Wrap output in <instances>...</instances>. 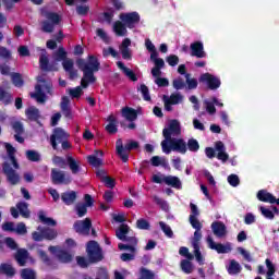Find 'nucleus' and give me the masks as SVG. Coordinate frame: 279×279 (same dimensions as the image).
<instances>
[{"mask_svg":"<svg viewBox=\"0 0 279 279\" xmlns=\"http://www.w3.org/2000/svg\"><path fill=\"white\" fill-rule=\"evenodd\" d=\"M191 56L193 58H206V51H204V43L194 41L190 45Z\"/></svg>","mask_w":279,"mask_h":279,"instance_id":"obj_15","label":"nucleus"},{"mask_svg":"<svg viewBox=\"0 0 279 279\" xmlns=\"http://www.w3.org/2000/svg\"><path fill=\"white\" fill-rule=\"evenodd\" d=\"M76 66H78L80 71L83 72V77L81 80V87L88 88L89 84H95L97 82V77H95V73L101 69V63L97 57L89 54L88 61L84 59L76 60Z\"/></svg>","mask_w":279,"mask_h":279,"instance_id":"obj_2","label":"nucleus"},{"mask_svg":"<svg viewBox=\"0 0 279 279\" xmlns=\"http://www.w3.org/2000/svg\"><path fill=\"white\" fill-rule=\"evenodd\" d=\"M50 179L52 184H71L73 182V178L71 175H66V173L62 170L52 168L50 172Z\"/></svg>","mask_w":279,"mask_h":279,"instance_id":"obj_11","label":"nucleus"},{"mask_svg":"<svg viewBox=\"0 0 279 279\" xmlns=\"http://www.w3.org/2000/svg\"><path fill=\"white\" fill-rule=\"evenodd\" d=\"M28 256L29 253L27 252V250L21 248L17 251V253L15 254V260H17L20 267H25Z\"/></svg>","mask_w":279,"mask_h":279,"instance_id":"obj_25","label":"nucleus"},{"mask_svg":"<svg viewBox=\"0 0 279 279\" xmlns=\"http://www.w3.org/2000/svg\"><path fill=\"white\" fill-rule=\"evenodd\" d=\"M166 99H168L173 106H178V104H180V101H182L184 97L181 96L180 93H177V94H171L170 98H166Z\"/></svg>","mask_w":279,"mask_h":279,"instance_id":"obj_55","label":"nucleus"},{"mask_svg":"<svg viewBox=\"0 0 279 279\" xmlns=\"http://www.w3.org/2000/svg\"><path fill=\"white\" fill-rule=\"evenodd\" d=\"M181 269L184 274H193V264L191 263V259H183L181 262Z\"/></svg>","mask_w":279,"mask_h":279,"instance_id":"obj_43","label":"nucleus"},{"mask_svg":"<svg viewBox=\"0 0 279 279\" xmlns=\"http://www.w3.org/2000/svg\"><path fill=\"white\" fill-rule=\"evenodd\" d=\"M93 228V220L85 218L84 220H76L73 225V230L81 236H90V229Z\"/></svg>","mask_w":279,"mask_h":279,"instance_id":"obj_8","label":"nucleus"},{"mask_svg":"<svg viewBox=\"0 0 279 279\" xmlns=\"http://www.w3.org/2000/svg\"><path fill=\"white\" fill-rule=\"evenodd\" d=\"M101 182H104L107 189H114L117 186V181L112 177H102Z\"/></svg>","mask_w":279,"mask_h":279,"instance_id":"obj_52","label":"nucleus"},{"mask_svg":"<svg viewBox=\"0 0 279 279\" xmlns=\"http://www.w3.org/2000/svg\"><path fill=\"white\" fill-rule=\"evenodd\" d=\"M57 257L60 263L69 264L73 262V255L69 251L60 250Z\"/></svg>","mask_w":279,"mask_h":279,"instance_id":"obj_30","label":"nucleus"},{"mask_svg":"<svg viewBox=\"0 0 279 279\" xmlns=\"http://www.w3.org/2000/svg\"><path fill=\"white\" fill-rule=\"evenodd\" d=\"M39 69L41 71H58L53 65L49 64V57H47V50H44L39 56Z\"/></svg>","mask_w":279,"mask_h":279,"instance_id":"obj_18","label":"nucleus"},{"mask_svg":"<svg viewBox=\"0 0 279 279\" xmlns=\"http://www.w3.org/2000/svg\"><path fill=\"white\" fill-rule=\"evenodd\" d=\"M189 221H190L192 228H194L195 231L202 230L203 225H202V222H199V219H197V217L190 216Z\"/></svg>","mask_w":279,"mask_h":279,"instance_id":"obj_51","label":"nucleus"},{"mask_svg":"<svg viewBox=\"0 0 279 279\" xmlns=\"http://www.w3.org/2000/svg\"><path fill=\"white\" fill-rule=\"evenodd\" d=\"M211 230L219 239L226 236V225L221 221H215L211 223Z\"/></svg>","mask_w":279,"mask_h":279,"instance_id":"obj_22","label":"nucleus"},{"mask_svg":"<svg viewBox=\"0 0 279 279\" xmlns=\"http://www.w3.org/2000/svg\"><path fill=\"white\" fill-rule=\"evenodd\" d=\"M198 82L201 84H207V88H209V90H217V88L221 86V80L208 72L202 74L198 78Z\"/></svg>","mask_w":279,"mask_h":279,"instance_id":"obj_12","label":"nucleus"},{"mask_svg":"<svg viewBox=\"0 0 279 279\" xmlns=\"http://www.w3.org/2000/svg\"><path fill=\"white\" fill-rule=\"evenodd\" d=\"M17 53L21 58H29L32 56L27 46H20L17 48Z\"/></svg>","mask_w":279,"mask_h":279,"instance_id":"obj_60","label":"nucleus"},{"mask_svg":"<svg viewBox=\"0 0 279 279\" xmlns=\"http://www.w3.org/2000/svg\"><path fill=\"white\" fill-rule=\"evenodd\" d=\"M228 182L231 186H239V184H241V180L239 179V175H236V174H230L228 177Z\"/></svg>","mask_w":279,"mask_h":279,"instance_id":"obj_63","label":"nucleus"},{"mask_svg":"<svg viewBox=\"0 0 279 279\" xmlns=\"http://www.w3.org/2000/svg\"><path fill=\"white\" fill-rule=\"evenodd\" d=\"M52 162L56 167H60V169H66V165L73 175H77L80 171H82V166H80V161L75 160V158L68 156L66 161L63 157L53 156Z\"/></svg>","mask_w":279,"mask_h":279,"instance_id":"obj_4","label":"nucleus"},{"mask_svg":"<svg viewBox=\"0 0 279 279\" xmlns=\"http://www.w3.org/2000/svg\"><path fill=\"white\" fill-rule=\"evenodd\" d=\"M119 19L120 21H122V23H124V25L129 29H134V27H136V25L141 23V14H138V12L136 11L129 12V13H121L119 15Z\"/></svg>","mask_w":279,"mask_h":279,"instance_id":"obj_9","label":"nucleus"},{"mask_svg":"<svg viewBox=\"0 0 279 279\" xmlns=\"http://www.w3.org/2000/svg\"><path fill=\"white\" fill-rule=\"evenodd\" d=\"M199 241H202V230H196L192 239V247H199Z\"/></svg>","mask_w":279,"mask_h":279,"instance_id":"obj_54","label":"nucleus"},{"mask_svg":"<svg viewBox=\"0 0 279 279\" xmlns=\"http://www.w3.org/2000/svg\"><path fill=\"white\" fill-rule=\"evenodd\" d=\"M166 61L168 62L169 66H178L180 63V58L175 54H170L166 58Z\"/></svg>","mask_w":279,"mask_h":279,"instance_id":"obj_61","label":"nucleus"},{"mask_svg":"<svg viewBox=\"0 0 279 279\" xmlns=\"http://www.w3.org/2000/svg\"><path fill=\"white\" fill-rule=\"evenodd\" d=\"M113 32L116 36H126L128 34V26L123 21H116L113 24Z\"/></svg>","mask_w":279,"mask_h":279,"instance_id":"obj_27","label":"nucleus"},{"mask_svg":"<svg viewBox=\"0 0 279 279\" xmlns=\"http://www.w3.org/2000/svg\"><path fill=\"white\" fill-rule=\"evenodd\" d=\"M130 233V226L122 223L119 229L116 231V236L121 241Z\"/></svg>","mask_w":279,"mask_h":279,"instance_id":"obj_32","label":"nucleus"},{"mask_svg":"<svg viewBox=\"0 0 279 279\" xmlns=\"http://www.w3.org/2000/svg\"><path fill=\"white\" fill-rule=\"evenodd\" d=\"M21 278L22 279H36V271H34L32 268H24L21 271Z\"/></svg>","mask_w":279,"mask_h":279,"instance_id":"obj_42","label":"nucleus"},{"mask_svg":"<svg viewBox=\"0 0 279 279\" xmlns=\"http://www.w3.org/2000/svg\"><path fill=\"white\" fill-rule=\"evenodd\" d=\"M44 16L48 20L41 23V31L45 34H52L53 29H56V25H60V23H62V16L56 12L46 11Z\"/></svg>","mask_w":279,"mask_h":279,"instance_id":"obj_7","label":"nucleus"},{"mask_svg":"<svg viewBox=\"0 0 279 279\" xmlns=\"http://www.w3.org/2000/svg\"><path fill=\"white\" fill-rule=\"evenodd\" d=\"M16 208L20 211V215L24 217V219H29V209L27 203L20 202L16 204Z\"/></svg>","mask_w":279,"mask_h":279,"instance_id":"obj_34","label":"nucleus"},{"mask_svg":"<svg viewBox=\"0 0 279 279\" xmlns=\"http://www.w3.org/2000/svg\"><path fill=\"white\" fill-rule=\"evenodd\" d=\"M11 81L12 84L16 86V88H21L25 84V81H23V76L21 75V73L16 72H13L11 74Z\"/></svg>","mask_w":279,"mask_h":279,"instance_id":"obj_35","label":"nucleus"},{"mask_svg":"<svg viewBox=\"0 0 279 279\" xmlns=\"http://www.w3.org/2000/svg\"><path fill=\"white\" fill-rule=\"evenodd\" d=\"M0 58L2 60H11L12 59V52L8 48H5L3 46H0Z\"/></svg>","mask_w":279,"mask_h":279,"instance_id":"obj_57","label":"nucleus"},{"mask_svg":"<svg viewBox=\"0 0 279 279\" xmlns=\"http://www.w3.org/2000/svg\"><path fill=\"white\" fill-rule=\"evenodd\" d=\"M86 254L88 257V262L92 265L97 263H101L104 260V250L99 246V243L95 240H90L86 244Z\"/></svg>","mask_w":279,"mask_h":279,"instance_id":"obj_5","label":"nucleus"},{"mask_svg":"<svg viewBox=\"0 0 279 279\" xmlns=\"http://www.w3.org/2000/svg\"><path fill=\"white\" fill-rule=\"evenodd\" d=\"M26 158L31 160V162H40V154L36 150H27Z\"/></svg>","mask_w":279,"mask_h":279,"instance_id":"obj_44","label":"nucleus"},{"mask_svg":"<svg viewBox=\"0 0 279 279\" xmlns=\"http://www.w3.org/2000/svg\"><path fill=\"white\" fill-rule=\"evenodd\" d=\"M71 136L64 129L54 128L52 134L50 135V145L52 149L58 150V145H60L63 141H66Z\"/></svg>","mask_w":279,"mask_h":279,"instance_id":"obj_10","label":"nucleus"},{"mask_svg":"<svg viewBox=\"0 0 279 279\" xmlns=\"http://www.w3.org/2000/svg\"><path fill=\"white\" fill-rule=\"evenodd\" d=\"M159 227L162 230V232L168 236V239H173V230H171V227L163 221L159 222Z\"/></svg>","mask_w":279,"mask_h":279,"instance_id":"obj_45","label":"nucleus"},{"mask_svg":"<svg viewBox=\"0 0 279 279\" xmlns=\"http://www.w3.org/2000/svg\"><path fill=\"white\" fill-rule=\"evenodd\" d=\"M14 232H16V234H25L27 232V227L24 225V222H20L17 223Z\"/></svg>","mask_w":279,"mask_h":279,"instance_id":"obj_64","label":"nucleus"},{"mask_svg":"<svg viewBox=\"0 0 279 279\" xmlns=\"http://www.w3.org/2000/svg\"><path fill=\"white\" fill-rule=\"evenodd\" d=\"M2 171L12 186H16V184L21 182V177L16 173V170H13L12 166H10L8 161L2 163Z\"/></svg>","mask_w":279,"mask_h":279,"instance_id":"obj_13","label":"nucleus"},{"mask_svg":"<svg viewBox=\"0 0 279 279\" xmlns=\"http://www.w3.org/2000/svg\"><path fill=\"white\" fill-rule=\"evenodd\" d=\"M136 228L138 230H149L151 228V225L149 223V221H147V219L141 218L136 221Z\"/></svg>","mask_w":279,"mask_h":279,"instance_id":"obj_48","label":"nucleus"},{"mask_svg":"<svg viewBox=\"0 0 279 279\" xmlns=\"http://www.w3.org/2000/svg\"><path fill=\"white\" fill-rule=\"evenodd\" d=\"M154 202H155V204H157V206H160L161 210H169V204L167 203V201H165L158 196H155Z\"/></svg>","mask_w":279,"mask_h":279,"instance_id":"obj_59","label":"nucleus"},{"mask_svg":"<svg viewBox=\"0 0 279 279\" xmlns=\"http://www.w3.org/2000/svg\"><path fill=\"white\" fill-rule=\"evenodd\" d=\"M228 271L229 274H241V265L236 260L232 259Z\"/></svg>","mask_w":279,"mask_h":279,"instance_id":"obj_49","label":"nucleus"},{"mask_svg":"<svg viewBox=\"0 0 279 279\" xmlns=\"http://www.w3.org/2000/svg\"><path fill=\"white\" fill-rule=\"evenodd\" d=\"M25 116L28 121H38L40 119V110L38 108L31 106L25 110Z\"/></svg>","mask_w":279,"mask_h":279,"instance_id":"obj_28","label":"nucleus"},{"mask_svg":"<svg viewBox=\"0 0 279 279\" xmlns=\"http://www.w3.org/2000/svg\"><path fill=\"white\" fill-rule=\"evenodd\" d=\"M62 66L64 72L69 73L70 80H75V77H77V70L74 69L75 63L73 62V59H65L62 61Z\"/></svg>","mask_w":279,"mask_h":279,"instance_id":"obj_17","label":"nucleus"},{"mask_svg":"<svg viewBox=\"0 0 279 279\" xmlns=\"http://www.w3.org/2000/svg\"><path fill=\"white\" fill-rule=\"evenodd\" d=\"M61 199L65 206H72V204H75L77 199V192L70 191V192H63L61 194Z\"/></svg>","mask_w":279,"mask_h":279,"instance_id":"obj_21","label":"nucleus"},{"mask_svg":"<svg viewBox=\"0 0 279 279\" xmlns=\"http://www.w3.org/2000/svg\"><path fill=\"white\" fill-rule=\"evenodd\" d=\"M137 90L143 95L144 101H151V96L149 95V87L145 84H141Z\"/></svg>","mask_w":279,"mask_h":279,"instance_id":"obj_39","label":"nucleus"},{"mask_svg":"<svg viewBox=\"0 0 279 279\" xmlns=\"http://www.w3.org/2000/svg\"><path fill=\"white\" fill-rule=\"evenodd\" d=\"M12 130L15 132V134H24L25 128L23 126V122L21 121H14L11 122Z\"/></svg>","mask_w":279,"mask_h":279,"instance_id":"obj_47","label":"nucleus"},{"mask_svg":"<svg viewBox=\"0 0 279 279\" xmlns=\"http://www.w3.org/2000/svg\"><path fill=\"white\" fill-rule=\"evenodd\" d=\"M259 210L263 215V217H265V219H275V215H274V211L267 207H264V206H260L259 207Z\"/></svg>","mask_w":279,"mask_h":279,"instance_id":"obj_50","label":"nucleus"},{"mask_svg":"<svg viewBox=\"0 0 279 279\" xmlns=\"http://www.w3.org/2000/svg\"><path fill=\"white\" fill-rule=\"evenodd\" d=\"M41 231L44 233V239H46V241H53V239L58 238V231H56L54 229L46 228L41 229Z\"/></svg>","mask_w":279,"mask_h":279,"instance_id":"obj_37","label":"nucleus"},{"mask_svg":"<svg viewBox=\"0 0 279 279\" xmlns=\"http://www.w3.org/2000/svg\"><path fill=\"white\" fill-rule=\"evenodd\" d=\"M108 124L105 126L106 132H108V134H117V132H119V128H117V123H119L117 121V118L112 114H110L107 118Z\"/></svg>","mask_w":279,"mask_h":279,"instance_id":"obj_23","label":"nucleus"},{"mask_svg":"<svg viewBox=\"0 0 279 279\" xmlns=\"http://www.w3.org/2000/svg\"><path fill=\"white\" fill-rule=\"evenodd\" d=\"M207 243L210 250H215L218 254H228L232 252L230 246L223 245L221 243H215V240L209 235L207 236Z\"/></svg>","mask_w":279,"mask_h":279,"instance_id":"obj_14","label":"nucleus"},{"mask_svg":"<svg viewBox=\"0 0 279 279\" xmlns=\"http://www.w3.org/2000/svg\"><path fill=\"white\" fill-rule=\"evenodd\" d=\"M60 108L65 119H73V111L71 110V99L68 96L61 98Z\"/></svg>","mask_w":279,"mask_h":279,"instance_id":"obj_16","label":"nucleus"},{"mask_svg":"<svg viewBox=\"0 0 279 279\" xmlns=\"http://www.w3.org/2000/svg\"><path fill=\"white\" fill-rule=\"evenodd\" d=\"M266 263V267H267V277L271 278V276H274V274H276V266L274 265V263H271V260L269 258H267L265 260Z\"/></svg>","mask_w":279,"mask_h":279,"instance_id":"obj_56","label":"nucleus"},{"mask_svg":"<svg viewBox=\"0 0 279 279\" xmlns=\"http://www.w3.org/2000/svg\"><path fill=\"white\" fill-rule=\"evenodd\" d=\"M97 156H104V150H95V155H89L87 161L92 167L99 168L104 165V160Z\"/></svg>","mask_w":279,"mask_h":279,"instance_id":"obj_20","label":"nucleus"},{"mask_svg":"<svg viewBox=\"0 0 279 279\" xmlns=\"http://www.w3.org/2000/svg\"><path fill=\"white\" fill-rule=\"evenodd\" d=\"M172 86L174 90H183V88H186V83L182 77H178L172 81Z\"/></svg>","mask_w":279,"mask_h":279,"instance_id":"obj_46","label":"nucleus"},{"mask_svg":"<svg viewBox=\"0 0 279 279\" xmlns=\"http://www.w3.org/2000/svg\"><path fill=\"white\" fill-rule=\"evenodd\" d=\"M0 274H4V276H8L9 278H14L16 270L10 264H1Z\"/></svg>","mask_w":279,"mask_h":279,"instance_id":"obj_31","label":"nucleus"},{"mask_svg":"<svg viewBox=\"0 0 279 279\" xmlns=\"http://www.w3.org/2000/svg\"><path fill=\"white\" fill-rule=\"evenodd\" d=\"M185 84L189 90H195L198 86L197 78H191V74H185Z\"/></svg>","mask_w":279,"mask_h":279,"instance_id":"obj_38","label":"nucleus"},{"mask_svg":"<svg viewBox=\"0 0 279 279\" xmlns=\"http://www.w3.org/2000/svg\"><path fill=\"white\" fill-rule=\"evenodd\" d=\"M122 117L126 119V121H136V118L138 117V113L130 107L122 108Z\"/></svg>","mask_w":279,"mask_h":279,"instance_id":"obj_29","label":"nucleus"},{"mask_svg":"<svg viewBox=\"0 0 279 279\" xmlns=\"http://www.w3.org/2000/svg\"><path fill=\"white\" fill-rule=\"evenodd\" d=\"M165 184L168 186H172V189H177L178 191L182 190V181H180V178L168 175L163 178Z\"/></svg>","mask_w":279,"mask_h":279,"instance_id":"obj_24","label":"nucleus"},{"mask_svg":"<svg viewBox=\"0 0 279 279\" xmlns=\"http://www.w3.org/2000/svg\"><path fill=\"white\" fill-rule=\"evenodd\" d=\"M39 220L45 226H52V227H54L58 223V222H56V220H53V218H48L47 216H45L44 211H39Z\"/></svg>","mask_w":279,"mask_h":279,"instance_id":"obj_41","label":"nucleus"},{"mask_svg":"<svg viewBox=\"0 0 279 279\" xmlns=\"http://www.w3.org/2000/svg\"><path fill=\"white\" fill-rule=\"evenodd\" d=\"M88 213V207L84 204L76 205V215L77 217H86Z\"/></svg>","mask_w":279,"mask_h":279,"instance_id":"obj_53","label":"nucleus"},{"mask_svg":"<svg viewBox=\"0 0 279 279\" xmlns=\"http://www.w3.org/2000/svg\"><path fill=\"white\" fill-rule=\"evenodd\" d=\"M257 199L259 202H264L266 204H276V196H274V194L267 192V190H259L257 192Z\"/></svg>","mask_w":279,"mask_h":279,"instance_id":"obj_19","label":"nucleus"},{"mask_svg":"<svg viewBox=\"0 0 279 279\" xmlns=\"http://www.w3.org/2000/svg\"><path fill=\"white\" fill-rule=\"evenodd\" d=\"M66 56L68 53L66 50H64V47H59V49L53 53L56 62H64L68 59Z\"/></svg>","mask_w":279,"mask_h":279,"instance_id":"obj_36","label":"nucleus"},{"mask_svg":"<svg viewBox=\"0 0 279 279\" xmlns=\"http://www.w3.org/2000/svg\"><path fill=\"white\" fill-rule=\"evenodd\" d=\"M182 132L180 128V121L177 119L170 120L168 128L162 130L163 141L161 142V149L163 154H171L177 151L178 154H186V141L184 138H173Z\"/></svg>","mask_w":279,"mask_h":279,"instance_id":"obj_1","label":"nucleus"},{"mask_svg":"<svg viewBox=\"0 0 279 279\" xmlns=\"http://www.w3.org/2000/svg\"><path fill=\"white\" fill-rule=\"evenodd\" d=\"M37 82H38V84L35 86L36 93L31 94V97L33 99H36V101H38V104H45V101H47V95L45 94V92L48 95H51L53 84L51 83V80L45 78L44 75L37 76Z\"/></svg>","mask_w":279,"mask_h":279,"instance_id":"obj_3","label":"nucleus"},{"mask_svg":"<svg viewBox=\"0 0 279 279\" xmlns=\"http://www.w3.org/2000/svg\"><path fill=\"white\" fill-rule=\"evenodd\" d=\"M138 147L140 144L136 141H130L124 147L123 140L119 138L116 142V151L122 162H128V160H130V151H132V149H138Z\"/></svg>","mask_w":279,"mask_h":279,"instance_id":"obj_6","label":"nucleus"},{"mask_svg":"<svg viewBox=\"0 0 279 279\" xmlns=\"http://www.w3.org/2000/svg\"><path fill=\"white\" fill-rule=\"evenodd\" d=\"M76 263L82 269H86L90 265V262L84 256H76Z\"/></svg>","mask_w":279,"mask_h":279,"instance_id":"obj_58","label":"nucleus"},{"mask_svg":"<svg viewBox=\"0 0 279 279\" xmlns=\"http://www.w3.org/2000/svg\"><path fill=\"white\" fill-rule=\"evenodd\" d=\"M140 276H141V279H156V274H154V271L145 267H142L140 269Z\"/></svg>","mask_w":279,"mask_h":279,"instance_id":"obj_40","label":"nucleus"},{"mask_svg":"<svg viewBox=\"0 0 279 279\" xmlns=\"http://www.w3.org/2000/svg\"><path fill=\"white\" fill-rule=\"evenodd\" d=\"M150 165L153 167H163V169H169V160L160 156H153L150 158Z\"/></svg>","mask_w":279,"mask_h":279,"instance_id":"obj_26","label":"nucleus"},{"mask_svg":"<svg viewBox=\"0 0 279 279\" xmlns=\"http://www.w3.org/2000/svg\"><path fill=\"white\" fill-rule=\"evenodd\" d=\"M69 93L72 99H80L82 97V87L77 86L75 88H71Z\"/></svg>","mask_w":279,"mask_h":279,"instance_id":"obj_62","label":"nucleus"},{"mask_svg":"<svg viewBox=\"0 0 279 279\" xmlns=\"http://www.w3.org/2000/svg\"><path fill=\"white\" fill-rule=\"evenodd\" d=\"M186 151H192V154H197V151H199V142L193 137L187 140Z\"/></svg>","mask_w":279,"mask_h":279,"instance_id":"obj_33","label":"nucleus"}]
</instances>
